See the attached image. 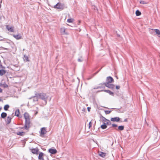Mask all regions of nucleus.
Instances as JSON below:
<instances>
[{"instance_id":"a211bd4d","label":"nucleus","mask_w":160,"mask_h":160,"mask_svg":"<svg viewBox=\"0 0 160 160\" xmlns=\"http://www.w3.org/2000/svg\"><path fill=\"white\" fill-rule=\"evenodd\" d=\"M7 113L5 112H3L1 114V117L2 118H4L7 117Z\"/></svg>"},{"instance_id":"20e7f679","label":"nucleus","mask_w":160,"mask_h":160,"mask_svg":"<svg viewBox=\"0 0 160 160\" xmlns=\"http://www.w3.org/2000/svg\"><path fill=\"white\" fill-rule=\"evenodd\" d=\"M47 131L45 127H42L41 128L40 130L39 131L40 136L41 137H43L47 132Z\"/></svg>"},{"instance_id":"aec40b11","label":"nucleus","mask_w":160,"mask_h":160,"mask_svg":"<svg viewBox=\"0 0 160 160\" xmlns=\"http://www.w3.org/2000/svg\"><path fill=\"white\" fill-rule=\"evenodd\" d=\"M0 86L4 88H6L8 87V86L5 82H4L3 83H0Z\"/></svg>"},{"instance_id":"4be33fe9","label":"nucleus","mask_w":160,"mask_h":160,"mask_svg":"<svg viewBox=\"0 0 160 160\" xmlns=\"http://www.w3.org/2000/svg\"><path fill=\"white\" fill-rule=\"evenodd\" d=\"M100 127L102 129H106L107 128V126L106 124V123H103V124H102V125Z\"/></svg>"},{"instance_id":"473e14b6","label":"nucleus","mask_w":160,"mask_h":160,"mask_svg":"<svg viewBox=\"0 0 160 160\" xmlns=\"http://www.w3.org/2000/svg\"><path fill=\"white\" fill-rule=\"evenodd\" d=\"M140 3L142 4H147V2L144 1H140Z\"/></svg>"},{"instance_id":"3c124183","label":"nucleus","mask_w":160,"mask_h":160,"mask_svg":"<svg viewBox=\"0 0 160 160\" xmlns=\"http://www.w3.org/2000/svg\"><path fill=\"white\" fill-rule=\"evenodd\" d=\"M2 101V100L0 98V101Z\"/></svg>"},{"instance_id":"412c9836","label":"nucleus","mask_w":160,"mask_h":160,"mask_svg":"<svg viewBox=\"0 0 160 160\" xmlns=\"http://www.w3.org/2000/svg\"><path fill=\"white\" fill-rule=\"evenodd\" d=\"M16 134L18 135L23 136L25 135V132L22 131V132H18L16 133Z\"/></svg>"},{"instance_id":"bb28decb","label":"nucleus","mask_w":160,"mask_h":160,"mask_svg":"<svg viewBox=\"0 0 160 160\" xmlns=\"http://www.w3.org/2000/svg\"><path fill=\"white\" fill-rule=\"evenodd\" d=\"M135 13L137 16H139L141 14V12L138 10L136 11Z\"/></svg>"},{"instance_id":"c756f323","label":"nucleus","mask_w":160,"mask_h":160,"mask_svg":"<svg viewBox=\"0 0 160 160\" xmlns=\"http://www.w3.org/2000/svg\"><path fill=\"white\" fill-rule=\"evenodd\" d=\"M9 108V106L8 104L5 105L4 107V109L5 111H7Z\"/></svg>"},{"instance_id":"bf43d9fd","label":"nucleus","mask_w":160,"mask_h":160,"mask_svg":"<svg viewBox=\"0 0 160 160\" xmlns=\"http://www.w3.org/2000/svg\"><path fill=\"white\" fill-rule=\"evenodd\" d=\"M160 37V36H159Z\"/></svg>"},{"instance_id":"6e6d98bb","label":"nucleus","mask_w":160,"mask_h":160,"mask_svg":"<svg viewBox=\"0 0 160 160\" xmlns=\"http://www.w3.org/2000/svg\"><path fill=\"white\" fill-rule=\"evenodd\" d=\"M79 23H80V21H79Z\"/></svg>"},{"instance_id":"7ed1b4c3","label":"nucleus","mask_w":160,"mask_h":160,"mask_svg":"<svg viewBox=\"0 0 160 160\" xmlns=\"http://www.w3.org/2000/svg\"><path fill=\"white\" fill-rule=\"evenodd\" d=\"M64 4L61 3L59 2H58L54 6V8L59 9L60 10H63L64 8Z\"/></svg>"},{"instance_id":"a878e982","label":"nucleus","mask_w":160,"mask_h":160,"mask_svg":"<svg viewBox=\"0 0 160 160\" xmlns=\"http://www.w3.org/2000/svg\"><path fill=\"white\" fill-rule=\"evenodd\" d=\"M20 112L19 109H18L16 110L15 112V115L17 117H19Z\"/></svg>"},{"instance_id":"ddd939ff","label":"nucleus","mask_w":160,"mask_h":160,"mask_svg":"<svg viewBox=\"0 0 160 160\" xmlns=\"http://www.w3.org/2000/svg\"><path fill=\"white\" fill-rule=\"evenodd\" d=\"M115 129L117 131H122L124 129V126L123 125L119 126L118 128H116Z\"/></svg>"},{"instance_id":"9b49d317","label":"nucleus","mask_w":160,"mask_h":160,"mask_svg":"<svg viewBox=\"0 0 160 160\" xmlns=\"http://www.w3.org/2000/svg\"><path fill=\"white\" fill-rule=\"evenodd\" d=\"M100 85L99 86L97 87L96 88H94V89H98V88H105L106 86H105V85L103 83H100L99 84Z\"/></svg>"},{"instance_id":"f257e3e1","label":"nucleus","mask_w":160,"mask_h":160,"mask_svg":"<svg viewBox=\"0 0 160 160\" xmlns=\"http://www.w3.org/2000/svg\"><path fill=\"white\" fill-rule=\"evenodd\" d=\"M24 117L25 119L24 129L28 130L30 128V116L28 112H25L24 114Z\"/></svg>"},{"instance_id":"cd10ccee","label":"nucleus","mask_w":160,"mask_h":160,"mask_svg":"<svg viewBox=\"0 0 160 160\" xmlns=\"http://www.w3.org/2000/svg\"><path fill=\"white\" fill-rule=\"evenodd\" d=\"M154 30L156 32V34L158 35H160V30L158 29H154Z\"/></svg>"},{"instance_id":"2f4dec72","label":"nucleus","mask_w":160,"mask_h":160,"mask_svg":"<svg viewBox=\"0 0 160 160\" xmlns=\"http://www.w3.org/2000/svg\"><path fill=\"white\" fill-rule=\"evenodd\" d=\"M83 58L82 56H81L80 58H78V62H82L83 61Z\"/></svg>"},{"instance_id":"a18cd8bd","label":"nucleus","mask_w":160,"mask_h":160,"mask_svg":"<svg viewBox=\"0 0 160 160\" xmlns=\"http://www.w3.org/2000/svg\"><path fill=\"white\" fill-rule=\"evenodd\" d=\"M82 111H83V112H84L85 111V109L84 108H83L82 109Z\"/></svg>"},{"instance_id":"393cba45","label":"nucleus","mask_w":160,"mask_h":160,"mask_svg":"<svg viewBox=\"0 0 160 160\" xmlns=\"http://www.w3.org/2000/svg\"><path fill=\"white\" fill-rule=\"evenodd\" d=\"M62 34H66L65 32V29L64 28H62L60 30Z\"/></svg>"},{"instance_id":"5701e85b","label":"nucleus","mask_w":160,"mask_h":160,"mask_svg":"<svg viewBox=\"0 0 160 160\" xmlns=\"http://www.w3.org/2000/svg\"><path fill=\"white\" fill-rule=\"evenodd\" d=\"M7 28L8 31L11 32H12L14 31L13 28L12 27H10L8 26H7Z\"/></svg>"},{"instance_id":"49530a36","label":"nucleus","mask_w":160,"mask_h":160,"mask_svg":"<svg viewBox=\"0 0 160 160\" xmlns=\"http://www.w3.org/2000/svg\"><path fill=\"white\" fill-rule=\"evenodd\" d=\"M2 107H0V111L2 109Z\"/></svg>"},{"instance_id":"39448f33","label":"nucleus","mask_w":160,"mask_h":160,"mask_svg":"<svg viewBox=\"0 0 160 160\" xmlns=\"http://www.w3.org/2000/svg\"><path fill=\"white\" fill-rule=\"evenodd\" d=\"M110 120L112 122H122V121H120V118L119 117H116L113 118H112L110 119Z\"/></svg>"},{"instance_id":"dca6fc26","label":"nucleus","mask_w":160,"mask_h":160,"mask_svg":"<svg viewBox=\"0 0 160 160\" xmlns=\"http://www.w3.org/2000/svg\"><path fill=\"white\" fill-rule=\"evenodd\" d=\"M13 36L17 40L19 39L22 38L21 36L19 34L14 35Z\"/></svg>"},{"instance_id":"603ef678","label":"nucleus","mask_w":160,"mask_h":160,"mask_svg":"<svg viewBox=\"0 0 160 160\" xmlns=\"http://www.w3.org/2000/svg\"><path fill=\"white\" fill-rule=\"evenodd\" d=\"M37 113H38V112H36L35 114H37Z\"/></svg>"},{"instance_id":"09e8293b","label":"nucleus","mask_w":160,"mask_h":160,"mask_svg":"<svg viewBox=\"0 0 160 160\" xmlns=\"http://www.w3.org/2000/svg\"><path fill=\"white\" fill-rule=\"evenodd\" d=\"M24 127H22V128H22V129H24Z\"/></svg>"},{"instance_id":"37998d69","label":"nucleus","mask_w":160,"mask_h":160,"mask_svg":"<svg viewBox=\"0 0 160 160\" xmlns=\"http://www.w3.org/2000/svg\"><path fill=\"white\" fill-rule=\"evenodd\" d=\"M124 122H128V119L127 118H126L123 121Z\"/></svg>"},{"instance_id":"f8f14e48","label":"nucleus","mask_w":160,"mask_h":160,"mask_svg":"<svg viewBox=\"0 0 160 160\" xmlns=\"http://www.w3.org/2000/svg\"><path fill=\"white\" fill-rule=\"evenodd\" d=\"M101 91H104L105 92H107L110 95H112V96H114V93L110 91L109 90H102Z\"/></svg>"},{"instance_id":"13d9d810","label":"nucleus","mask_w":160,"mask_h":160,"mask_svg":"<svg viewBox=\"0 0 160 160\" xmlns=\"http://www.w3.org/2000/svg\"><path fill=\"white\" fill-rule=\"evenodd\" d=\"M118 36H120V35H118Z\"/></svg>"},{"instance_id":"f704fd0d","label":"nucleus","mask_w":160,"mask_h":160,"mask_svg":"<svg viewBox=\"0 0 160 160\" xmlns=\"http://www.w3.org/2000/svg\"><path fill=\"white\" fill-rule=\"evenodd\" d=\"M73 19L72 18H69L67 20V22L69 23L72 22Z\"/></svg>"},{"instance_id":"4d7b16f0","label":"nucleus","mask_w":160,"mask_h":160,"mask_svg":"<svg viewBox=\"0 0 160 160\" xmlns=\"http://www.w3.org/2000/svg\"><path fill=\"white\" fill-rule=\"evenodd\" d=\"M116 78H117V79H118V77H117V76H116Z\"/></svg>"},{"instance_id":"f03ea898","label":"nucleus","mask_w":160,"mask_h":160,"mask_svg":"<svg viewBox=\"0 0 160 160\" xmlns=\"http://www.w3.org/2000/svg\"><path fill=\"white\" fill-rule=\"evenodd\" d=\"M35 97L44 100L46 103L48 97L47 96L46 94L43 93H36L35 94Z\"/></svg>"},{"instance_id":"c9c22d12","label":"nucleus","mask_w":160,"mask_h":160,"mask_svg":"<svg viewBox=\"0 0 160 160\" xmlns=\"http://www.w3.org/2000/svg\"><path fill=\"white\" fill-rule=\"evenodd\" d=\"M101 68H101L99 70H98V71H97L96 72L93 73L92 74V77H94L95 75L96 74H97L100 71Z\"/></svg>"},{"instance_id":"0eeeda50","label":"nucleus","mask_w":160,"mask_h":160,"mask_svg":"<svg viewBox=\"0 0 160 160\" xmlns=\"http://www.w3.org/2000/svg\"><path fill=\"white\" fill-rule=\"evenodd\" d=\"M106 87L113 90L114 89L115 85L112 84H110L108 83H104Z\"/></svg>"},{"instance_id":"4468645a","label":"nucleus","mask_w":160,"mask_h":160,"mask_svg":"<svg viewBox=\"0 0 160 160\" xmlns=\"http://www.w3.org/2000/svg\"><path fill=\"white\" fill-rule=\"evenodd\" d=\"M100 118L101 119H102V122L103 123H106V121L108 119H106L104 117H103L102 115H100Z\"/></svg>"},{"instance_id":"58836bf2","label":"nucleus","mask_w":160,"mask_h":160,"mask_svg":"<svg viewBox=\"0 0 160 160\" xmlns=\"http://www.w3.org/2000/svg\"><path fill=\"white\" fill-rule=\"evenodd\" d=\"M120 88V87L119 85H116V89L117 90L119 89Z\"/></svg>"},{"instance_id":"4c0bfd02","label":"nucleus","mask_w":160,"mask_h":160,"mask_svg":"<svg viewBox=\"0 0 160 160\" xmlns=\"http://www.w3.org/2000/svg\"><path fill=\"white\" fill-rule=\"evenodd\" d=\"M112 127L113 128H116L118 127V125L115 124H112Z\"/></svg>"},{"instance_id":"9d476101","label":"nucleus","mask_w":160,"mask_h":160,"mask_svg":"<svg viewBox=\"0 0 160 160\" xmlns=\"http://www.w3.org/2000/svg\"><path fill=\"white\" fill-rule=\"evenodd\" d=\"M44 153L42 152H39V155L38 156V159L39 160H44L43 159V156Z\"/></svg>"},{"instance_id":"a19ab883","label":"nucleus","mask_w":160,"mask_h":160,"mask_svg":"<svg viewBox=\"0 0 160 160\" xmlns=\"http://www.w3.org/2000/svg\"><path fill=\"white\" fill-rule=\"evenodd\" d=\"M87 109H88V112L90 111V109H91V108L89 107H88L87 108Z\"/></svg>"},{"instance_id":"8fccbe9b","label":"nucleus","mask_w":160,"mask_h":160,"mask_svg":"<svg viewBox=\"0 0 160 160\" xmlns=\"http://www.w3.org/2000/svg\"><path fill=\"white\" fill-rule=\"evenodd\" d=\"M1 4H0V8H1Z\"/></svg>"},{"instance_id":"864d4df0","label":"nucleus","mask_w":160,"mask_h":160,"mask_svg":"<svg viewBox=\"0 0 160 160\" xmlns=\"http://www.w3.org/2000/svg\"><path fill=\"white\" fill-rule=\"evenodd\" d=\"M23 106V105H21V107H22V106Z\"/></svg>"},{"instance_id":"ea45409f","label":"nucleus","mask_w":160,"mask_h":160,"mask_svg":"<svg viewBox=\"0 0 160 160\" xmlns=\"http://www.w3.org/2000/svg\"><path fill=\"white\" fill-rule=\"evenodd\" d=\"M93 77H92V75L91 76L89 77L88 78V80H90L92 78H93Z\"/></svg>"},{"instance_id":"e433bc0d","label":"nucleus","mask_w":160,"mask_h":160,"mask_svg":"<svg viewBox=\"0 0 160 160\" xmlns=\"http://www.w3.org/2000/svg\"><path fill=\"white\" fill-rule=\"evenodd\" d=\"M92 123L91 122V121H90L89 122V126H88V128H90L92 127Z\"/></svg>"},{"instance_id":"f3484780","label":"nucleus","mask_w":160,"mask_h":160,"mask_svg":"<svg viewBox=\"0 0 160 160\" xmlns=\"http://www.w3.org/2000/svg\"><path fill=\"white\" fill-rule=\"evenodd\" d=\"M99 155L102 158H104L106 155V153L103 152H100Z\"/></svg>"},{"instance_id":"79ce46f5","label":"nucleus","mask_w":160,"mask_h":160,"mask_svg":"<svg viewBox=\"0 0 160 160\" xmlns=\"http://www.w3.org/2000/svg\"><path fill=\"white\" fill-rule=\"evenodd\" d=\"M0 67L2 68H5V67L1 64H0Z\"/></svg>"},{"instance_id":"de8ad7c7","label":"nucleus","mask_w":160,"mask_h":160,"mask_svg":"<svg viewBox=\"0 0 160 160\" xmlns=\"http://www.w3.org/2000/svg\"><path fill=\"white\" fill-rule=\"evenodd\" d=\"M2 19V16L0 15V20H1Z\"/></svg>"},{"instance_id":"1a4fd4ad","label":"nucleus","mask_w":160,"mask_h":160,"mask_svg":"<svg viewBox=\"0 0 160 160\" xmlns=\"http://www.w3.org/2000/svg\"><path fill=\"white\" fill-rule=\"evenodd\" d=\"M48 152L52 154H55L57 152V151L56 149H53L52 148L49 149L48 150Z\"/></svg>"},{"instance_id":"c85d7f7f","label":"nucleus","mask_w":160,"mask_h":160,"mask_svg":"<svg viewBox=\"0 0 160 160\" xmlns=\"http://www.w3.org/2000/svg\"><path fill=\"white\" fill-rule=\"evenodd\" d=\"M33 98L34 99H33V100L34 101H38V98H37V97H35V95L34 96H32L29 99H31V98Z\"/></svg>"},{"instance_id":"6e6552de","label":"nucleus","mask_w":160,"mask_h":160,"mask_svg":"<svg viewBox=\"0 0 160 160\" xmlns=\"http://www.w3.org/2000/svg\"><path fill=\"white\" fill-rule=\"evenodd\" d=\"M107 82H104V83H111L114 82V79L111 76H108L107 78L106 79Z\"/></svg>"},{"instance_id":"6ab92c4d","label":"nucleus","mask_w":160,"mask_h":160,"mask_svg":"<svg viewBox=\"0 0 160 160\" xmlns=\"http://www.w3.org/2000/svg\"><path fill=\"white\" fill-rule=\"evenodd\" d=\"M12 118L9 116H8L7 119V124H9L11 121Z\"/></svg>"},{"instance_id":"5fc2aeb1","label":"nucleus","mask_w":160,"mask_h":160,"mask_svg":"<svg viewBox=\"0 0 160 160\" xmlns=\"http://www.w3.org/2000/svg\"><path fill=\"white\" fill-rule=\"evenodd\" d=\"M112 109H115V108H112Z\"/></svg>"},{"instance_id":"2eb2a0df","label":"nucleus","mask_w":160,"mask_h":160,"mask_svg":"<svg viewBox=\"0 0 160 160\" xmlns=\"http://www.w3.org/2000/svg\"><path fill=\"white\" fill-rule=\"evenodd\" d=\"M6 71L4 69H2L0 70V75L1 76H3L5 74Z\"/></svg>"},{"instance_id":"c03bdc74","label":"nucleus","mask_w":160,"mask_h":160,"mask_svg":"<svg viewBox=\"0 0 160 160\" xmlns=\"http://www.w3.org/2000/svg\"><path fill=\"white\" fill-rule=\"evenodd\" d=\"M2 92V90L0 88V92Z\"/></svg>"},{"instance_id":"72a5a7b5","label":"nucleus","mask_w":160,"mask_h":160,"mask_svg":"<svg viewBox=\"0 0 160 160\" xmlns=\"http://www.w3.org/2000/svg\"><path fill=\"white\" fill-rule=\"evenodd\" d=\"M111 111H112L111 110H106L105 111V113L106 114H109Z\"/></svg>"},{"instance_id":"b1692460","label":"nucleus","mask_w":160,"mask_h":160,"mask_svg":"<svg viewBox=\"0 0 160 160\" xmlns=\"http://www.w3.org/2000/svg\"><path fill=\"white\" fill-rule=\"evenodd\" d=\"M23 59L24 61L26 62H29V60L28 58V56L26 55H24V58Z\"/></svg>"},{"instance_id":"423d86ee","label":"nucleus","mask_w":160,"mask_h":160,"mask_svg":"<svg viewBox=\"0 0 160 160\" xmlns=\"http://www.w3.org/2000/svg\"><path fill=\"white\" fill-rule=\"evenodd\" d=\"M30 150L31 152L34 154L38 155L39 153V149L37 148L30 149Z\"/></svg>"},{"instance_id":"7c9ffc66","label":"nucleus","mask_w":160,"mask_h":160,"mask_svg":"<svg viewBox=\"0 0 160 160\" xmlns=\"http://www.w3.org/2000/svg\"><path fill=\"white\" fill-rule=\"evenodd\" d=\"M105 123L107 125V126L110 125L111 124V122H110V121L108 119H107V121H106Z\"/></svg>"}]
</instances>
